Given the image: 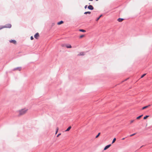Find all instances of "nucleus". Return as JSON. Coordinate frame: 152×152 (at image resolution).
Masks as SVG:
<instances>
[{
  "label": "nucleus",
  "mask_w": 152,
  "mask_h": 152,
  "mask_svg": "<svg viewBox=\"0 0 152 152\" xmlns=\"http://www.w3.org/2000/svg\"><path fill=\"white\" fill-rule=\"evenodd\" d=\"M39 37V34L38 33H37L34 36V37L36 39H38Z\"/></svg>",
  "instance_id": "nucleus-3"
},
{
  "label": "nucleus",
  "mask_w": 152,
  "mask_h": 152,
  "mask_svg": "<svg viewBox=\"0 0 152 152\" xmlns=\"http://www.w3.org/2000/svg\"><path fill=\"white\" fill-rule=\"evenodd\" d=\"M88 8L91 10H93L94 9V7L91 5H89L88 6Z\"/></svg>",
  "instance_id": "nucleus-5"
},
{
  "label": "nucleus",
  "mask_w": 152,
  "mask_h": 152,
  "mask_svg": "<svg viewBox=\"0 0 152 152\" xmlns=\"http://www.w3.org/2000/svg\"><path fill=\"white\" fill-rule=\"evenodd\" d=\"M100 133H99L98 135H97L96 136V138H97L99 136V135H100Z\"/></svg>",
  "instance_id": "nucleus-23"
},
{
  "label": "nucleus",
  "mask_w": 152,
  "mask_h": 152,
  "mask_svg": "<svg viewBox=\"0 0 152 152\" xmlns=\"http://www.w3.org/2000/svg\"><path fill=\"white\" fill-rule=\"evenodd\" d=\"M61 46H62V47H64V45H61Z\"/></svg>",
  "instance_id": "nucleus-31"
},
{
  "label": "nucleus",
  "mask_w": 152,
  "mask_h": 152,
  "mask_svg": "<svg viewBox=\"0 0 152 152\" xmlns=\"http://www.w3.org/2000/svg\"><path fill=\"white\" fill-rule=\"evenodd\" d=\"M124 139H125V138H124L122 139V140H124Z\"/></svg>",
  "instance_id": "nucleus-30"
},
{
  "label": "nucleus",
  "mask_w": 152,
  "mask_h": 152,
  "mask_svg": "<svg viewBox=\"0 0 152 152\" xmlns=\"http://www.w3.org/2000/svg\"><path fill=\"white\" fill-rule=\"evenodd\" d=\"M61 134L60 133L58 134V135L57 136V137H58Z\"/></svg>",
  "instance_id": "nucleus-27"
},
{
  "label": "nucleus",
  "mask_w": 152,
  "mask_h": 152,
  "mask_svg": "<svg viewBox=\"0 0 152 152\" xmlns=\"http://www.w3.org/2000/svg\"><path fill=\"white\" fill-rule=\"evenodd\" d=\"M79 31H80L82 32H85L86 31V30L83 29H80L79 30Z\"/></svg>",
  "instance_id": "nucleus-16"
},
{
  "label": "nucleus",
  "mask_w": 152,
  "mask_h": 152,
  "mask_svg": "<svg viewBox=\"0 0 152 152\" xmlns=\"http://www.w3.org/2000/svg\"><path fill=\"white\" fill-rule=\"evenodd\" d=\"M146 75V74H144L142 75L141 77V78H143L144 76H145Z\"/></svg>",
  "instance_id": "nucleus-22"
},
{
  "label": "nucleus",
  "mask_w": 152,
  "mask_h": 152,
  "mask_svg": "<svg viewBox=\"0 0 152 152\" xmlns=\"http://www.w3.org/2000/svg\"><path fill=\"white\" fill-rule=\"evenodd\" d=\"M124 19L123 18H119L118 19V21L119 22H121L123 20H124Z\"/></svg>",
  "instance_id": "nucleus-9"
},
{
  "label": "nucleus",
  "mask_w": 152,
  "mask_h": 152,
  "mask_svg": "<svg viewBox=\"0 0 152 152\" xmlns=\"http://www.w3.org/2000/svg\"><path fill=\"white\" fill-rule=\"evenodd\" d=\"M21 67H18V68H17L15 69V70H18L19 71H20L21 70Z\"/></svg>",
  "instance_id": "nucleus-14"
},
{
  "label": "nucleus",
  "mask_w": 152,
  "mask_h": 152,
  "mask_svg": "<svg viewBox=\"0 0 152 152\" xmlns=\"http://www.w3.org/2000/svg\"><path fill=\"white\" fill-rule=\"evenodd\" d=\"M150 106H151L150 105H148L145 106V107H142V110H144V109H146V108H147L148 107Z\"/></svg>",
  "instance_id": "nucleus-7"
},
{
  "label": "nucleus",
  "mask_w": 152,
  "mask_h": 152,
  "mask_svg": "<svg viewBox=\"0 0 152 152\" xmlns=\"http://www.w3.org/2000/svg\"><path fill=\"white\" fill-rule=\"evenodd\" d=\"M116 140V138H114L113 140V141H112V143H114Z\"/></svg>",
  "instance_id": "nucleus-21"
},
{
  "label": "nucleus",
  "mask_w": 152,
  "mask_h": 152,
  "mask_svg": "<svg viewBox=\"0 0 152 152\" xmlns=\"http://www.w3.org/2000/svg\"><path fill=\"white\" fill-rule=\"evenodd\" d=\"M102 16V15H101L99 16V17L97 19L96 21H97Z\"/></svg>",
  "instance_id": "nucleus-19"
},
{
  "label": "nucleus",
  "mask_w": 152,
  "mask_h": 152,
  "mask_svg": "<svg viewBox=\"0 0 152 152\" xmlns=\"http://www.w3.org/2000/svg\"><path fill=\"white\" fill-rule=\"evenodd\" d=\"M3 28H4L3 26H0V30Z\"/></svg>",
  "instance_id": "nucleus-25"
},
{
  "label": "nucleus",
  "mask_w": 152,
  "mask_h": 152,
  "mask_svg": "<svg viewBox=\"0 0 152 152\" xmlns=\"http://www.w3.org/2000/svg\"><path fill=\"white\" fill-rule=\"evenodd\" d=\"M66 46L67 48H72V46L70 45H66Z\"/></svg>",
  "instance_id": "nucleus-11"
},
{
  "label": "nucleus",
  "mask_w": 152,
  "mask_h": 152,
  "mask_svg": "<svg viewBox=\"0 0 152 152\" xmlns=\"http://www.w3.org/2000/svg\"><path fill=\"white\" fill-rule=\"evenodd\" d=\"M111 145L110 144V145H109L106 146L104 148V150H107V149H108V148H109L111 146Z\"/></svg>",
  "instance_id": "nucleus-6"
},
{
  "label": "nucleus",
  "mask_w": 152,
  "mask_h": 152,
  "mask_svg": "<svg viewBox=\"0 0 152 152\" xmlns=\"http://www.w3.org/2000/svg\"><path fill=\"white\" fill-rule=\"evenodd\" d=\"M84 55V53L83 52L80 53L79 54L77 55L78 56H82Z\"/></svg>",
  "instance_id": "nucleus-8"
},
{
  "label": "nucleus",
  "mask_w": 152,
  "mask_h": 152,
  "mask_svg": "<svg viewBox=\"0 0 152 152\" xmlns=\"http://www.w3.org/2000/svg\"><path fill=\"white\" fill-rule=\"evenodd\" d=\"M34 39V38L32 36H31V40H32Z\"/></svg>",
  "instance_id": "nucleus-26"
},
{
  "label": "nucleus",
  "mask_w": 152,
  "mask_h": 152,
  "mask_svg": "<svg viewBox=\"0 0 152 152\" xmlns=\"http://www.w3.org/2000/svg\"><path fill=\"white\" fill-rule=\"evenodd\" d=\"M58 127L57 128L56 130V134L57 133L58 131Z\"/></svg>",
  "instance_id": "nucleus-24"
},
{
  "label": "nucleus",
  "mask_w": 152,
  "mask_h": 152,
  "mask_svg": "<svg viewBox=\"0 0 152 152\" xmlns=\"http://www.w3.org/2000/svg\"><path fill=\"white\" fill-rule=\"evenodd\" d=\"M10 42V43H13L15 44L16 43V41L15 40H11Z\"/></svg>",
  "instance_id": "nucleus-4"
},
{
  "label": "nucleus",
  "mask_w": 152,
  "mask_h": 152,
  "mask_svg": "<svg viewBox=\"0 0 152 152\" xmlns=\"http://www.w3.org/2000/svg\"><path fill=\"white\" fill-rule=\"evenodd\" d=\"M127 80V79H126L125 80Z\"/></svg>",
  "instance_id": "nucleus-35"
},
{
  "label": "nucleus",
  "mask_w": 152,
  "mask_h": 152,
  "mask_svg": "<svg viewBox=\"0 0 152 152\" xmlns=\"http://www.w3.org/2000/svg\"><path fill=\"white\" fill-rule=\"evenodd\" d=\"M135 121L134 120H132L130 121V124H131L133 123Z\"/></svg>",
  "instance_id": "nucleus-13"
},
{
  "label": "nucleus",
  "mask_w": 152,
  "mask_h": 152,
  "mask_svg": "<svg viewBox=\"0 0 152 152\" xmlns=\"http://www.w3.org/2000/svg\"><path fill=\"white\" fill-rule=\"evenodd\" d=\"M89 1H93V0H89Z\"/></svg>",
  "instance_id": "nucleus-32"
},
{
  "label": "nucleus",
  "mask_w": 152,
  "mask_h": 152,
  "mask_svg": "<svg viewBox=\"0 0 152 152\" xmlns=\"http://www.w3.org/2000/svg\"><path fill=\"white\" fill-rule=\"evenodd\" d=\"M85 36V35H80V37H79V38H82L83 37H84Z\"/></svg>",
  "instance_id": "nucleus-18"
},
{
  "label": "nucleus",
  "mask_w": 152,
  "mask_h": 152,
  "mask_svg": "<svg viewBox=\"0 0 152 152\" xmlns=\"http://www.w3.org/2000/svg\"><path fill=\"white\" fill-rule=\"evenodd\" d=\"M12 26V25L10 24H7L5 26H3L4 28H10Z\"/></svg>",
  "instance_id": "nucleus-2"
},
{
  "label": "nucleus",
  "mask_w": 152,
  "mask_h": 152,
  "mask_svg": "<svg viewBox=\"0 0 152 152\" xmlns=\"http://www.w3.org/2000/svg\"><path fill=\"white\" fill-rule=\"evenodd\" d=\"M87 5L85 6L84 8L85 9H86L87 8Z\"/></svg>",
  "instance_id": "nucleus-29"
},
{
  "label": "nucleus",
  "mask_w": 152,
  "mask_h": 152,
  "mask_svg": "<svg viewBox=\"0 0 152 152\" xmlns=\"http://www.w3.org/2000/svg\"><path fill=\"white\" fill-rule=\"evenodd\" d=\"M96 0V1H98L99 0Z\"/></svg>",
  "instance_id": "nucleus-33"
},
{
  "label": "nucleus",
  "mask_w": 152,
  "mask_h": 152,
  "mask_svg": "<svg viewBox=\"0 0 152 152\" xmlns=\"http://www.w3.org/2000/svg\"><path fill=\"white\" fill-rule=\"evenodd\" d=\"M28 110V109L26 108L19 110L18 111L19 115H21L25 114L27 112Z\"/></svg>",
  "instance_id": "nucleus-1"
},
{
  "label": "nucleus",
  "mask_w": 152,
  "mask_h": 152,
  "mask_svg": "<svg viewBox=\"0 0 152 152\" xmlns=\"http://www.w3.org/2000/svg\"><path fill=\"white\" fill-rule=\"evenodd\" d=\"M142 116V115H140V116H139L138 117H137V118L136 119H140Z\"/></svg>",
  "instance_id": "nucleus-17"
},
{
  "label": "nucleus",
  "mask_w": 152,
  "mask_h": 152,
  "mask_svg": "<svg viewBox=\"0 0 152 152\" xmlns=\"http://www.w3.org/2000/svg\"><path fill=\"white\" fill-rule=\"evenodd\" d=\"M71 126H69L67 129L65 131L66 132V131H69L70 129H71Z\"/></svg>",
  "instance_id": "nucleus-12"
},
{
  "label": "nucleus",
  "mask_w": 152,
  "mask_h": 152,
  "mask_svg": "<svg viewBox=\"0 0 152 152\" xmlns=\"http://www.w3.org/2000/svg\"><path fill=\"white\" fill-rule=\"evenodd\" d=\"M135 134V133L133 134H132L131 135H130V137H132V136H134V135Z\"/></svg>",
  "instance_id": "nucleus-28"
},
{
  "label": "nucleus",
  "mask_w": 152,
  "mask_h": 152,
  "mask_svg": "<svg viewBox=\"0 0 152 152\" xmlns=\"http://www.w3.org/2000/svg\"><path fill=\"white\" fill-rule=\"evenodd\" d=\"M127 80V79H126L125 80Z\"/></svg>",
  "instance_id": "nucleus-34"
},
{
  "label": "nucleus",
  "mask_w": 152,
  "mask_h": 152,
  "mask_svg": "<svg viewBox=\"0 0 152 152\" xmlns=\"http://www.w3.org/2000/svg\"><path fill=\"white\" fill-rule=\"evenodd\" d=\"M64 23L63 21H61L59 22H58V23H57V24L58 25H60L61 24H62V23Z\"/></svg>",
  "instance_id": "nucleus-10"
},
{
  "label": "nucleus",
  "mask_w": 152,
  "mask_h": 152,
  "mask_svg": "<svg viewBox=\"0 0 152 152\" xmlns=\"http://www.w3.org/2000/svg\"><path fill=\"white\" fill-rule=\"evenodd\" d=\"M91 13L90 12H84V14H90Z\"/></svg>",
  "instance_id": "nucleus-15"
},
{
  "label": "nucleus",
  "mask_w": 152,
  "mask_h": 152,
  "mask_svg": "<svg viewBox=\"0 0 152 152\" xmlns=\"http://www.w3.org/2000/svg\"><path fill=\"white\" fill-rule=\"evenodd\" d=\"M149 117V116L148 115H146L145 116L144 118H143V119H146L147 118H148V117Z\"/></svg>",
  "instance_id": "nucleus-20"
}]
</instances>
